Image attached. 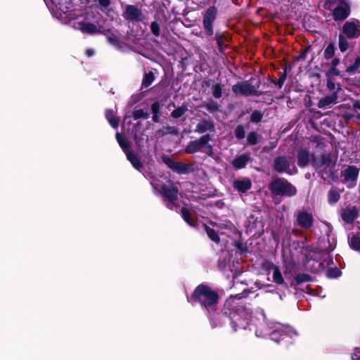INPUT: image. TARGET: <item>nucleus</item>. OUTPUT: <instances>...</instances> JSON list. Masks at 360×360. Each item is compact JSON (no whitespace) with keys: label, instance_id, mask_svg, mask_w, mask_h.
<instances>
[{"label":"nucleus","instance_id":"nucleus-1","mask_svg":"<svg viewBox=\"0 0 360 360\" xmlns=\"http://www.w3.org/2000/svg\"><path fill=\"white\" fill-rule=\"evenodd\" d=\"M243 297L242 294L231 295L225 300L221 309L222 315L229 318L234 331L246 329L252 318V310L238 302Z\"/></svg>","mask_w":360,"mask_h":360},{"label":"nucleus","instance_id":"nucleus-2","mask_svg":"<svg viewBox=\"0 0 360 360\" xmlns=\"http://www.w3.org/2000/svg\"><path fill=\"white\" fill-rule=\"evenodd\" d=\"M187 300L200 304L206 310L210 319L214 318L217 314L220 296L217 290L205 283L197 285L191 296L187 297Z\"/></svg>","mask_w":360,"mask_h":360},{"label":"nucleus","instance_id":"nucleus-3","mask_svg":"<svg viewBox=\"0 0 360 360\" xmlns=\"http://www.w3.org/2000/svg\"><path fill=\"white\" fill-rule=\"evenodd\" d=\"M336 165L337 160H333L330 153L321 154L319 160H314V168L317 171L319 177L324 181L329 179V184L340 182Z\"/></svg>","mask_w":360,"mask_h":360},{"label":"nucleus","instance_id":"nucleus-4","mask_svg":"<svg viewBox=\"0 0 360 360\" xmlns=\"http://www.w3.org/2000/svg\"><path fill=\"white\" fill-rule=\"evenodd\" d=\"M268 188L273 197L292 198L297 193V188L285 178L273 179Z\"/></svg>","mask_w":360,"mask_h":360},{"label":"nucleus","instance_id":"nucleus-5","mask_svg":"<svg viewBox=\"0 0 360 360\" xmlns=\"http://www.w3.org/2000/svg\"><path fill=\"white\" fill-rule=\"evenodd\" d=\"M213 5L209 6L202 13V27L204 32L207 37L212 36L214 34V22L217 20L219 11L216 7L215 4L217 0H212Z\"/></svg>","mask_w":360,"mask_h":360},{"label":"nucleus","instance_id":"nucleus-6","mask_svg":"<svg viewBox=\"0 0 360 360\" xmlns=\"http://www.w3.org/2000/svg\"><path fill=\"white\" fill-rule=\"evenodd\" d=\"M359 176V169L352 165H345L340 172V177L342 178V183L346 185L349 189L356 186Z\"/></svg>","mask_w":360,"mask_h":360},{"label":"nucleus","instance_id":"nucleus-7","mask_svg":"<svg viewBox=\"0 0 360 360\" xmlns=\"http://www.w3.org/2000/svg\"><path fill=\"white\" fill-rule=\"evenodd\" d=\"M233 94L244 96H262L267 94V91L257 90L255 87L250 84L248 81L238 82L231 87Z\"/></svg>","mask_w":360,"mask_h":360},{"label":"nucleus","instance_id":"nucleus-8","mask_svg":"<svg viewBox=\"0 0 360 360\" xmlns=\"http://www.w3.org/2000/svg\"><path fill=\"white\" fill-rule=\"evenodd\" d=\"M161 159L170 169L179 174H186L193 171L189 165L181 162H175L167 155L163 154Z\"/></svg>","mask_w":360,"mask_h":360},{"label":"nucleus","instance_id":"nucleus-9","mask_svg":"<svg viewBox=\"0 0 360 360\" xmlns=\"http://www.w3.org/2000/svg\"><path fill=\"white\" fill-rule=\"evenodd\" d=\"M212 140V136L210 134L202 135L199 139L190 141L185 148V153L187 154H194L199 151H202L207 142Z\"/></svg>","mask_w":360,"mask_h":360},{"label":"nucleus","instance_id":"nucleus-10","mask_svg":"<svg viewBox=\"0 0 360 360\" xmlns=\"http://www.w3.org/2000/svg\"><path fill=\"white\" fill-rule=\"evenodd\" d=\"M123 18L129 22H142L145 17L141 9L135 5H126L122 13Z\"/></svg>","mask_w":360,"mask_h":360},{"label":"nucleus","instance_id":"nucleus-11","mask_svg":"<svg viewBox=\"0 0 360 360\" xmlns=\"http://www.w3.org/2000/svg\"><path fill=\"white\" fill-rule=\"evenodd\" d=\"M160 190L165 200L168 202V208L172 210L173 206L178 207L176 201L178 199L179 189L176 186L169 188L164 184L160 187Z\"/></svg>","mask_w":360,"mask_h":360},{"label":"nucleus","instance_id":"nucleus-12","mask_svg":"<svg viewBox=\"0 0 360 360\" xmlns=\"http://www.w3.org/2000/svg\"><path fill=\"white\" fill-rule=\"evenodd\" d=\"M272 167L274 170L278 174H290V158L285 155L276 156L273 160Z\"/></svg>","mask_w":360,"mask_h":360},{"label":"nucleus","instance_id":"nucleus-13","mask_svg":"<svg viewBox=\"0 0 360 360\" xmlns=\"http://www.w3.org/2000/svg\"><path fill=\"white\" fill-rule=\"evenodd\" d=\"M274 328L273 331L269 333L271 340L286 346L292 343V338L288 332L282 329L280 326Z\"/></svg>","mask_w":360,"mask_h":360},{"label":"nucleus","instance_id":"nucleus-14","mask_svg":"<svg viewBox=\"0 0 360 360\" xmlns=\"http://www.w3.org/2000/svg\"><path fill=\"white\" fill-rule=\"evenodd\" d=\"M297 165L304 168L311 162L314 167V160H317L314 153H310L307 148H300L297 153Z\"/></svg>","mask_w":360,"mask_h":360},{"label":"nucleus","instance_id":"nucleus-15","mask_svg":"<svg viewBox=\"0 0 360 360\" xmlns=\"http://www.w3.org/2000/svg\"><path fill=\"white\" fill-rule=\"evenodd\" d=\"M359 216V211L355 205H348L342 210L341 218L347 224H352Z\"/></svg>","mask_w":360,"mask_h":360},{"label":"nucleus","instance_id":"nucleus-16","mask_svg":"<svg viewBox=\"0 0 360 360\" xmlns=\"http://www.w3.org/2000/svg\"><path fill=\"white\" fill-rule=\"evenodd\" d=\"M350 14L349 6L344 1H342L333 11V17L335 21L343 20Z\"/></svg>","mask_w":360,"mask_h":360},{"label":"nucleus","instance_id":"nucleus-17","mask_svg":"<svg viewBox=\"0 0 360 360\" xmlns=\"http://www.w3.org/2000/svg\"><path fill=\"white\" fill-rule=\"evenodd\" d=\"M296 221L301 228L309 229L313 226L314 220L311 213L300 211L297 214Z\"/></svg>","mask_w":360,"mask_h":360},{"label":"nucleus","instance_id":"nucleus-18","mask_svg":"<svg viewBox=\"0 0 360 360\" xmlns=\"http://www.w3.org/2000/svg\"><path fill=\"white\" fill-rule=\"evenodd\" d=\"M52 3L63 13H68L75 10L72 0H46V4Z\"/></svg>","mask_w":360,"mask_h":360},{"label":"nucleus","instance_id":"nucleus-19","mask_svg":"<svg viewBox=\"0 0 360 360\" xmlns=\"http://www.w3.org/2000/svg\"><path fill=\"white\" fill-rule=\"evenodd\" d=\"M102 25L96 26L95 24L86 22L80 21L78 22V29L84 34H100Z\"/></svg>","mask_w":360,"mask_h":360},{"label":"nucleus","instance_id":"nucleus-20","mask_svg":"<svg viewBox=\"0 0 360 360\" xmlns=\"http://www.w3.org/2000/svg\"><path fill=\"white\" fill-rule=\"evenodd\" d=\"M342 32L349 39H356L360 36V27L354 22L347 21L342 26Z\"/></svg>","mask_w":360,"mask_h":360},{"label":"nucleus","instance_id":"nucleus-21","mask_svg":"<svg viewBox=\"0 0 360 360\" xmlns=\"http://www.w3.org/2000/svg\"><path fill=\"white\" fill-rule=\"evenodd\" d=\"M195 131L198 134H204L207 131H215L214 123L212 120L202 119L195 127Z\"/></svg>","mask_w":360,"mask_h":360},{"label":"nucleus","instance_id":"nucleus-22","mask_svg":"<svg viewBox=\"0 0 360 360\" xmlns=\"http://www.w3.org/2000/svg\"><path fill=\"white\" fill-rule=\"evenodd\" d=\"M340 88L338 89V91H333L330 95L326 96L321 98L318 102V107L319 108L325 109L330 105L335 104L338 101V92Z\"/></svg>","mask_w":360,"mask_h":360},{"label":"nucleus","instance_id":"nucleus-23","mask_svg":"<svg viewBox=\"0 0 360 360\" xmlns=\"http://www.w3.org/2000/svg\"><path fill=\"white\" fill-rule=\"evenodd\" d=\"M100 34H103L108 39V42L118 48L122 47V42L118 37L110 28H105L102 25Z\"/></svg>","mask_w":360,"mask_h":360},{"label":"nucleus","instance_id":"nucleus-24","mask_svg":"<svg viewBox=\"0 0 360 360\" xmlns=\"http://www.w3.org/2000/svg\"><path fill=\"white\" fill-rule=\"evenodd\" d=\"M250 160V154L248 153H243L233 159L232 165L236 169H240L245 167Z\"/></svg>","mask_w":360,"mask_h":360},{"label":"nucleus","instance_id":"nucleus-25","mask_svg":"<svg viewBox=\"0 0 360 360\" xmlns=\"http://www.w3.org/2000/svg\"><path fill=\"white\" fill-rule=\"evenodd\" d=\"M344 189L340 190L338 187L332 186L328 192V203L330 205L336 204L340 199V193Z\"/></svg>","mask_w":360,"mask_h":360},{"label":"nucleus","instance_id":"nucleus-26","mask_svg":"<svg viewBox=\"0 0 360 360\" xmlns=\"http://www.w3.org/2000/svg\"><path fill=\"white\" fill-rule=\"evenodd\" d=\"M127 160L130 162L133 167L139 172H141L143 165L138 155L130 150H127L125 153Z\"/></svg>","mask_w":360,"mask_h":360},{"label":"nucleus","instance_id":"nucleus-27","mask_svg":"<svg viewBox=\"0 0 360 360\" xmlns=\"http://www.w3.org/2000/svg\"><path fill=\"white\" fill-rule=\"evenodd\" d=\"M181 214L183 219L187 224L193 228L198 227V219L193 217L186 207H184L181 209Z\"/></svg>","mask_w":360,"mask_h":360},{"label":"nucleus","instance_id":"nucleus-28","mask_svg":"<svg viewBox=\"0 0 360 360\" xmlns=\"http://www.w3.org/2000/svg\"><path fill=\"white\" fill-rule=\"evenodd\" d=\"M214 39L217 41V49L220 53H224L225 50L227 49V45L225 44L227 40L226 37L224 32H217L215 33Z\"/></svg>","mask_w":360,"mask_h":360},{"label":"nucleus","instance_id":"nucleus-29","mask_svg":"<svg viewBox=\"0 0 360 360\" xmlns=\"http://www.w3.org/2000/svg\"><path fill=\"white\" fill-rule=\"evenodd\" d=\"M268 265H273V280L274 282L276 283L277 285H283L285 287H288L287 283L284 281L283 275L281 272V270L278 266L274 265L273 264H271L269 262L267 263Z\"/></svg>","mask_w":360,"mask_h":360},{"label":"nucleus","instance_id":"nucleus-30","mask_svg":"<svg viewBox=\"0 0 360 360\" xmlns=\"http://www.w3.org/2000/svg\"><path fill=\"white\" fill-rule=\"evenodd\" d=\"M288 76V67L285 66L283 72H279V77L277 81L274 80L271 77H269L267 79L271 84L277 85L279 89H281L287 79Z\"/></svg>","mask_w":360,"mask_h":360},{"label":"nucleus","instance_id":"nucleus-31","mask_svg":"<svg viewBox=\"0 0 360 360\" xmlns=\"http://www.w3.org/2000/svg\"><path fill=\"white\" fill-rule=\"evenodd\" d=\"M234 188L239 192L245 193L252 187V182L250 179L236 180L234 181Z\"/></svg>","mask_w":360,"mask_h":360},{"label":"nucleus","instance_id":"nucleus-32","mask_svg":"<svg viewBox=\"0 0 360 360\" xmlns=\"http://www.w3.org/2000/svg\"><path fill=\"white\" fill-rule=\"evenodd\" d=\"M203 227L209 238L216 244H219L221 241V239L218 233L206 224H203Z\"/></svg>","mask_w":360,"mask_h":360},{"label":"nucleus","instance_id":"nucleus-33","mask_svg":"<svg viewBox=\"0 0 360 360\" xmlns=\"http://www.w3.org/2000/svg\"><path fill=\"white\" fill-rule=\"evenodd\" d=\"M105 118L108 121L110 126L114 128L117 129L119 126V122L120 120L118 117L114 115V112L111 109H107L105 110Z\"/></svg>","mask_w":360,"mask_h":360},{"label":"nucleus","instance_id":"nucleus-34","mask_svg":"<svg viewBox=\"0 0 360 360\" xmlns=\"http://www.w3.org/2000/svg\"><path fill=\"white\" fill-rule=\"evenodd\" d=\"M115 136L120 146L122 148L124 153H126L127 150H129L131 146L130 143L127 140H126L123 137V136L119 132L116 133Z\"/></svg>","mask_w":360,"mask_h":360},{"label":"nucleus","instance_id":"nucleus-35","mask_svg":"<svg viewBox=\"0 0 360 360\" xmlns=\"http://www.w3.org/2000/svg\"><path fill=\"white\" fill-rule=\"evenodd\" d=\"M155 75L153 71H149L148 72L145 73L142 80L141 86L143 88L150 86L155 80Z\"/></svg>","mask_w":360,"mask_h":360},{"label":"nucleus","instance_id":"nucleus-36","mask_svg":"<svg viewBox=\"0 0 360 360\" xmlns=\"http://www.w3.org/2000/svg\"><path fill=\"white\" fill-rule=\"evenodd\" d=\"M335 45L334 43H330L324 49L323 56L326 60H330L335 56Z\"/></svg>","mask_w":360,"mask_h":360},{"label":"nucleus","instance_id":"nucleus-37","mask_svg":"<svg viewBox=\"0 0 360 360\" xmlns=\"http://www.w3.org/2000/svg\"><path fill=\"white\" fill-rule=\"evenodd\" d=\"M359 68H360V56H357L355 58L354 62L352 65H349L347 68L346 72L348 75H353V74H355Z\"/></svg>","mask_w":360,"mask_h":360},{"label":"nucleus","instance_id":"nucleus-38","mask_svg":"<svg viewBox=\"0 0 360 360\" xmlns=\"http://www.w3.org/2000/svg\"><path fill=\"white\" fill-rule=\"evenodd\" d=\"M349 245L353 250L360 252V236L353 235L349 240Z\"/></svg>","mask_w":360,"mask_h":360},{"label":"nucleus","instance_id":"nucleus-39","mask_svg":"<svg viewBox=\"0 0 360 360\" xmlns=\"http://www.w3.org/2000/svg\"><path fill=\"white\" fill-rule=\"evenodd\" d=\"M295 281L296 285H299L303 283L311 281L312 278H311V276L307 274L300 273L295 276Z\"/></svg>","mask_w":360,"mask_h":360},{"label":"nucleus","instance_id":"nucleus-40","mask_svg":"<svg viewBox=\"0 0 360 360\" xmlns=\"http://www.w3.org/2000/svg\"><path fill=\"white\" fill-rule=\"evenodd\" d=\"M187 110H188L187 105H182L181 106H179L177 108L174 109L171 112V116L175 119L180 118L181 116H183L186 113V112Z\"/></svg>","mask_w":360,"mask_h":360},{"label":"nucleus","instance_id":"nucleus-41","mask_svg":"<svg viewBox=\"0 0 360 360\" xmlns=\"http://www.w3.org/2000/svg\"><path fill=\"white\" fill-rule=\"evenodd\" d=\"M204 106L207 109V110H208L211 113H213L219 110V105L217 102L214 101L212 98L207 99Z\"/></svg>","mask_w":360,"mask_h":360},{"label":"nucleus","instance_id":"nucleus-42","mask_svg":"<svg viewBox=\"0 0 360 360\" xmlns=\"http://www.w3.org/2000/svg\"><path fill=\"white\" fill-rule=\"evenodd\" d=\"M259 135L256 131H251L247 136V144L249 146H255L259 142Z\"/></svg>","mask_w":360,"mask_h":360},{"label":"nucleus","instance_id":"nucleus-43","mask_svg":"<svg viewBox=\"0 0 360 360\" xmlns=\"http://www.w3.org/2000/svg\"><path fill=\"white\" fill-rule=\"evenodd\" d=\"M233 245L238 250L240 255H245L248 252V246L240 240H234Z\"/></svg>","mask_w":360,"mask_h":360},{"label":"nucleus","instance_id":"nucleus-44","mask_svg":"<svg viewBox=\"0 0 360 360\" xmlns=\"http://www.w3.org/2000/svg\"><path fill=\"white\" fill-rule=\"evenodd\" d=\"M264 114L258 110H255L250 115V121L252 123L257 124L260 122L263 118Z\"/></svg>","mask_w":360,"mask_h":360},{"label":"nucleus","instance_id":"nucleus-45","mask_svg":"<svg viewBox=\"0 0 360 360\" xmlns=\"http://www.w3.org/2000/svg\"><path fill=\"white\" fill-rule=\"evenodd\" d=\"M235 137L238 140H242L245 137V127L243 124H238L234 129Z\"/></svg>","mask_w":360,"mask_h":360},{"label":"nucleus","instance_id":"nucleus-46","mask_svg":"<svg viewBox=\"0 0 360 360\" xmlns=\"http://www.w3.org/2000/svg\"><path fill=\"white\" fill-rule=\"evenodd\" d=\"M338 46L341 52H345L349 47V44L346 37L341 34L338 37Z\"/></svg>","mask_w":360,"mask_h":360},{"label":"nucleus","instance_id":"nucleus-47","mask_svg":"<svg viewBox=\"0 0 360 360\" xmlns=\"http://www.w3.org/2000/svg\"><path fill=\"white\" fill-rule=\"evenodd\" d=\"M341 275V271L337 267H329L326 271V276L329 278H337Z\"/></svg>","mask_w":360,"mask_h":360},{"label":"nucleus","instance_id":"nucleus-48","mask_svg":"<svg viewBox=\"0 0 360 360\" xmlns=\"http://www.w3.org/2000/svg\"><path fill=\"white\" fill-rule=\"evenodd\" d=\"M132 116L134 120H139L141 118L148 119L149 113L145 112L143 109L135 110L132 112Z\"/></svg>","mask_w":360,"mask_h":360},{"label":"nucleus","instance_id":"nucleus-49","mask_svg":"<svg viewBox=\"0 0 360 360\" xmlns=\"http://www.w3.org/2000/svg\"><path fill=\"white\" fill-rule=\"evenodd\" d=\"M212 96L215 98H220L222 96V89L220 84L212 86Z\"/></svg>","mask_w":360,"mask_h":360},{"label":"nucleus","instance_id":"nucleus-50","mask_svg":"<svg viewBox=\"0 0 360 360\" xmlns=\"http://www.w3.org/2000/svg\"><path fill=\"white\" fill-rule=\"evenodd\" d=\"M150 32L155 37H159L160 35V27L159 24L156 21H153L150 24Z\"/></svg>","mask_w":360,"mask_h":360},{"label":"nucleus","instance_id":"nucleus-51","mask_svg":"<svg viewBox=\"0 0 360 360\" xmlns=\"http://www.w3.org/2000/svg\"><path fill=\"white\" fill-rule=\"evenodd\" d=\"M326 77L333 78L334 76H340V71L335 67H330L327 71Z\"/></svg>","mask_w":360,"mask_h":360},{"label":"nucleus","instance_id":"nucleus-52","mask_svg":"<svg viewBox=\"0 0 360 360\" xmlns=\"http://www.w3.org/2000/svg\"><path fill=\"white\" fill-rule=\"evenodd\" d=\"M165 128L166 135L169 134L172 135L177 136L179 135V131L178 128L175 127L167 126Z\"/></svg>","mask_w":360,"mask_h":360},{"label":"nucleus","instance_id":"nucleus-53","mask_svg":"<svg viewBox=\"0 0 360 360\" xmlns=\"http://www.w3.org/2000/svg\"><path fill=\"white\" fill-rule=\"evenodd\" d=\"M133 136L136 146L139 148L140 150H141V148L143 147V139L139 136L136 132L133 133Z\"/></svg>","mask_w":360,"mask_h":360},{"label":"nucleus","instance_id":"nucleus-54","mask_svg":"<svg viewBox=\"0 0 360 360\" xmlns=\"http://www.w3.org/2000/svg\"><path fill=\"white\" fill-rule=\"evenodd\" d=\"M152 114H160V104L158 101H155L150 106Z\"/></svg>","mask_w":360,"mask_h":360},{"label":"nucleus","instance_id":"nucleus-55","mask_svg":"<svg viewBox=\"0 0 360 360\" xmlns=\"http://www.w3.org/2000/svg\"><path fill=\"white\" fill-rule=\"evenodd\" d=\"M326 78H327L326 86H327L328 89L330 91H333L335 88V82L333 81V78H329V77H326Z\"/></svg>","mask_w":360,"mask_h":360},{"label":"nucleus","instance_id":"nucleus-56","mask_svg":"<svg viewBox=\"0 0 360 360\" xmlns=\"http://www.w3.org/2000/svg\"><path fill=\"white\" fill-rule=\"evenodd\" d=\"M205 148L207 149L206 151H204L208 156L212 157L214 155V148L213 146L210 144L209 142H207V146H205Z\"/></svg>","mask_w":360,"mask_h":360},{"label":"nucleus","instance_id":"nucleus-57","mask_svg":"<svg viewBox=\"0 0 360 360\" xmlns=\"http://www.w3.org/2000/svg\"><path fill=\"white\" fill-rule=\"evenodd\" d=\"M309 49V47L306 48L297 58L296 60H305L307 56L308 51Z\"/></svg>","mask_w":360,"mask_h":360},{"label":"nucleus","instance_id":"nucleus-58","mask_svg":"<svg viewBox=\"0 0 360 360\" xmlns=\"http://www.w3.org/2000/svg\"><path fill=\"white\" fill-rule=\"evenodd\" d=\"M100 6L104 9H108L111 2L110 0H97Z\"/></svg>","mask_w":360,"mask_h":360},{"label":"nucleus","instance_id":"nucleus-59","mask_svg":"<svg viewBox=\"0 0 360 360\" xmlns=\"http://www.w3.org/2000/svg\"><path fill=\"white\" fill-rule=\"evenodd\" d=\"M356 352L352 355V360H360V348L355 347Z\"/></svg>","mask_w":360,"mask_h":360},{"label":"nucleus","instance_id":"nucleus-60","mask_svg":"<svg viewBox=\"0 0 360 360\" xmlns=\"http://www.w3.org/2000/svg\"><path fill=\"white\" fill-rule=\"evenodd\" d=\"M202 87L203 88H207L210 87L211 85V79L209 78H204L202 82Z\"/></svg>","mask_w":360,"mask_h":360},{"label":"nucleus","instance_id":"nucleus-61","mask_svg":"<svg viewBox=\"0 0 360 360\" xmlns=\"http://www.w3.org/2000/svg\"><path fill=\"white\" fill-rule=\"evenodd\" d=\"M331 59H332V60H331V63H330V67H335L336 68L339 65V63L340 62V58H337V57H335V58L333 57Z\"/></svg>","mask_w":360,"mask_h":360},{"label":"nucleus","instance_id":"nucleus-62","mask_svg":"<svg viewBox=\"0 0 360 360\" xmlns=\"http://www.w3.org/2000/svg\"><path fill=\"white\" fill-rule=\"evenodd\" d=\"M352 108L360 110V101L352 100Z\"/></svg>","mask_w":360,"mask_h":360},{"label":"nucleus","instance_id":"nucleus-63","mask_svg":"<svg viewBox=\"0 0 360 360\" xmlns=\"http://www.w3.org/2000/svg\"><path fill=\"white\" fill-rule=\"evenodd\" d=\"M156 135L159 137H162L166 135L165 128L160 129L156 131Z\"/></svg>","mask_w":360,"mask_h":360},{"label":"nucleus","instance_id":"nucleus-64","mask_svg":"<svg viewBox=\"0 0 360 360\" xmlns=\"http://www.w3.org/2000/svg\"><path fill=\"white\" fill-rule=\"evenodd\" d=\"M152 120L154 122H160V114H153Z\"/></svg>","mask_w":360,"mask_h":360}]
</instances>
